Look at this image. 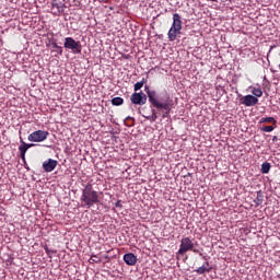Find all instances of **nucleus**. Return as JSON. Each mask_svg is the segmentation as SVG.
I'll list each match as a JSON object with an SVG mask.
<instances>
[{
  "mask_svg": "<svg viewBox=\"0 0 280 280\" xmlns=\"http://www.w3.org/2000/svg\"><path fill=\"white\" fill-rule=\"evenodd\" d=\"M115 207H117V208H121V201H120V200H118V201L115 203Z\"/></svg>",
  "mask_w": 280,
  "mask_h": 280,
  "instance_id": "obj_28",
  "label": "nucleus"
},
{
  "mask_svg": "<svg viewBox=\"0 0 280 280\" xmlns=\"http://www.w3.org/2000/svg\"><path fill=\"white\" fill-rule=\"evenodd\" d=\"M125 126H127L128 128H132V126H135V118L128 116L125 119Z\"/></svg>",
  "mask_w": 280,
  "mask_h": 280,
  "instance_id": "obj_21",
  "label": "nucleus"
},
{
  "mask_svg": "<svg viewBox=\"0 0 280 280\" xmlns=\"http://www.w3.org/2000/svg\"><path fill=\"white\" fill-rule=\"evenodd\" d=\"M241 104L247 107L256 106V104H259V98H257V96L248 94L241 98Z\"/></svg>",
  "mask_w": 280,
  "mask_h": 280,
  "instance_id": "obj_7",
  "label": "nucleus"
},
{
  "mask_svg": "<svg viewBox=\"0 0 280 280\" xmlns=\"http://www.w3.org/2000/svg\"><path fill=\"white\" fill-rule=\"evenodd\" d=\"M207 1H212V2H217L218 0H207Z\"/></svg>",
  "mask_w": 280,
  "mask_h": 280,
  "instance_id": "obj_30",
  "label": "nucleus"
},
{
  "mask_svg": "<svg viewBox=\"0 0 280 280\" xmlns=\"http://www.w3.org/2000/svg\"><path fill=\"white\" fill-rule=\"evenodd\" d=\"M270 163L265 162L261 164V174H268L270 172Z\"/></svg>",
  "mask_w": 280,
  "mask_h": 280,
  "instance_id": "obj_19",
  "label": "nucleus"
},
{
  "mask_svg": "<svg viewBox=\"0 0 280 280\" xmlns=\"http://www.w3.org/2000/svg\"><path fill=\"white\" fill-rule=\"evenodd\" d=\"M100 261H102V259L98 258L97 255H92L90 258V264H100Z\"/></svg>",
  "mask_w": 280,
  "mask_h": 280,
  "instance_id": "obj_23",
  "label": "nucleus"
},
{
  "mask_svg": "<svg viewBox=\"0 0 280 280\" xmlns=\"http://www.w3.org/2000/svg\"><path fill=\"white\" fill-rule=\"evenodd\" d=\"M49 137V131L37 130L28 135L27 140L33 143H43Z\"/></svg>",
  "mask_w": 280,
  "mask_h": 280,
  "instance_id": "obj_5",
  "label": "nucleus"
},
{
  "mask_svg": "<svg viewBox=\"0 0 280 280\" xmlns=\"http://www.w3.org/2000/svg\"><path fill=\"white\" fill-rule=\"evenodd\" d=\"M131 103H133L136 106H143L148 103V96L143 92H135L131 97Z\"/></svg>",
  "mask_w": 280,
  "mask_h": 280,
  "instance_id": "obj_6",
  "label": "nucleus"
},
{
  "mask_svg": "<svg viewBox=\"0 0 280 280\" xmlns=\"http://www.w3.org/2000/svg\"><path fill=\"white\" fill-rule=\"evenodd\" d=\"M57 166H58V161L51 160V159L43 163V170L45 172H54Z\"/></svg>",
  "mask_w": 280,
  "mask_h": 280,
  "instance_id": "obj_9",
  "label": "nucleus"
},
{
  "mask_svg": "<svg viewBox=\"0 0 280 280\" xmlns=\"http://www.w3.org/2000/svg\"><path fill=\"white\" fill-rule=\"evenodd\" d=\"M212 268L209 267V261H206L201 267L195 269L197 275H205V272H211Z\"/></svg>",
  "mask_w": 280,
  "mask_h": 280,
  "instance_id": "obj_13",
  "label": "nucleus"
},
{
  "mask_svg": "<svg viewBox=\"0 0 280 280\" xmlns=\"http://www.w3.org/2000/svg\"><path fill=\"white\" fill-rule=\"evenodd\" d=\"M260 130L262 132H272V130H275V127L273 126H265V127H261Z\"/></svg>",
  "mask_w": 280,
  "mask_h": 280,
  "instance_id": "obj_24",
  "label": "nucleus"
},
{
  "mask_svg": "<svg viewBox=\"0 0 280 280\" xmlns=\"http://www.w3.org/2000/svg\"><path fill=\"white\" fill-rule=\"evenodd\" d=\"M256 207H259V205H261V202H264V195L261 194V191L257 192V197L254 200Z\"/></svg>",
  "mask_w": 280,
  "mask_h": 280,
  "instance_id": "obj_17",
  "label": "nucleus"
},
{
  "mask_svg": "<svg viewBox=\"0 0 280 280\" xmlns=\"http://www.w3.org/2000/svg\"><path fill=\"white\" fill-rule=\"evenodd\" d=\"M178 34H180V30L174 28L173 26H171V28H170V31H168V34H167L168 40H170L171 43H174V40H176Z\"/></svg>",
  "mask_w": 280,
  "mask_h": 280,
  "instance_id": "obj_12",
  "label": "nucleus"
},
{
  "mask_svg": "<svg viewBox=\"0 0 280 280\" xmlns=\"http://www.w3.org/2000/svg\"><path fill=\"white\" fill-rule=\"evenodd\" d=\"M196 246H198L197 241L194 243V241L188 236L183 237L177 254L185 255V253H189V250H191L192 253H196L197 255H200V257H202V252L196 248Z\"/></svg>",
  "mask_w": 280,
  "mask_h": 280,
  "instance_id": "obj_3",
  "label": "nucleus"
},
{
  "mask_svg": "<svg viewBox=\"0 0 280 280\" xmlns=\"http://www.w3.org/2000/svg\"><path fill=\"white\" fill-rule=\"evenodd\" d=\"M152 115L148 116L147 119H149L150 121H155L156 119H159V114H156V109H151Z\"/></svg>",
  "mask_w": 280,
  "mask_h": 280,
  "instance_id": "obj_22",
  "label": "nucleus"
},
{
  "mask_svg": "<svg viewBox=\"0 0 280 280\" xmlns=\"http://www.w3.org/2000/svg\"><path fill=\"white\" fill-rule=\"evenodd\" d=\"M145 93L149 97L150 104L160 110L162 119H167V117H170V113H172L174 101H172L170 96H166L165 100H159V93L154 90H150L148 86H145Z\"/></svg>",
  "mask_w": 280,
  "mask_h": 280,
  "instance_id": "obj_1",
  "label": "nucleus"
},
{
  "mask_svg": "<svg viewBox=\"0 0 280 280\" xmlns=\"http://www.w3.org/2000/svg\"><path fill=\"white\" fill-rule=\"evenodd\" d=\"M94 205H100V194L93 190V185L88 184L82 190L81 206L91 209Z\"/></svg>",
  "mask_w": 280,
  "mask_h": 280,
  "instance_id": "obj_2",
  "label": "nucleus"
},
{
  "mask_svg": "<svg viewBox=\"0 0 280 280\" xmlns=\"http://www.w3.org/2000/svg\"><path fill=\"white\" fill-rule=\"evenodd\" d=\"M113 106H121L124 104V98L117 96L112 100Z\"/></svg>",
  "mask_w": 280,
  "mask_h": 280,
  "instance_id": "obj_20",
  "label": "nucleus"
},
{
  "mask_svg": "<svg viewBox=\"0 0 280 280\" xmlns=\"http://www.w3.org/2000/svg\"><path fill=\"white\" fill-rule=\"evenodd\" d=\"M124 261H125V264H127V266H136L137 256L132 253L125 254Z\"/></svg>",
  "mask_w": 280,
  "mask_h": 280,
  "instance_id": "obj_10",
  "label": "nucleus"
},
{
  "mask_svg": "<svg viewBox=\"0 0 280 280\" xmlns=\"http://www.w3.org/2000/svg\"><path fill=\"white\" fill-rule=\"evenodd\" d=\"M57 54H59V56H62V46L58 47Z\"/></svg>",
  "mask_w": 280,
  "mask_h": 280,
  "instance_id": "obj_27",
  "label": "nucleus"
},
{
  "mask_svg": "<svg viewBox=\"0 0 280 280\" xmlns=\"http://www.w3.org/2000/svg\"><path fill=\"white\" fill-rule=\"evenodd\" d=\"M145 82H148V80L142 79L140 82H137L133 85V91H141V89H143V84H145Z\"/></svg>",
  "mask_w": 280,
  "mask_h": 280,
  "instance_id": "obj_16",
  "label": "nucleus"
},
{
  "mask_svg": "<svg viewBox=\"0 0 280 280\" xmlns=\"http://www.w3.org/2000/svg\"><path fill=\"white\" fill-rule=\"evenodd\" d=\"M259 124H277L275 117H264L259 120Z\"/></svg>",
  "mask_w": 280,
  "mask_h": 280,
  "instance_id": "obj_14",
  "label": "nucleus"
},
{
  "mask_svg": "<svg viewBox=\"0 0 280 280\" xmlns=\"http://www.w3.org/2000/svg\"><path fill=\"white\" fill-rule=\"evenodd\" d=\"M63 47L72 51V54H82V43L77 42L73 37H66Z\"/></svg>",
  "mask_w": 280,
  "mask_h": 280,
  "instance_id": "obj_4",
  "label": "nucleus"
},
{
  "mask_svg": "<svg viewBox=\"0 0 280 280\" xmlns=\"http://www.w3.org/2000/svg\"><path fill=\"white\" fill-rule=\"evenodd\" d=\"M278 68L280 69V63H279Z\"/></svg>",
  "mask_w": 280,
  "mask_h": 280,
  "instance_id": "obj_31",
  "label": "nucleus"
},
{
  "mask_svg": "<svg viewBox=\"0 0 280 280\" xmlns=\"http://www.w3.org/2000/svg\"><path fill=\"white\" fill-rule=\"evenodd\" d=\"M51 45H52L54 49H58V47H61L56 42H51Z\"/></svg>",
  "mask_w": 280,
  "mask_h": 280,
  "instance_id": "obj_26",
  "label": "nucleus"
},
{
  "mask_svg": "<svg viewBox=\"0 0 280 280\" xmlns=\"http://www.w3.org/2000/svg\"><path fill=\"white\" fill-rule=\"evenodd\" d=\"M272 141L276 142V141H279V138L277 136H273L272 137Z\"/></svg>",
  "mask_w": 280,
  "mask_h": 280,
  "instance_id": "obj_29",
  "label": "nucleus"
},
{
  "mask_svg": "<svg viewBox=\"0 0 280 280\" xmlns=\"http://www.w3.org/2000/svg\"><path fill=\"white\" fill-rule=\"evenodd\" d=\"M20 143H21V145L19 147L20 156H21L22 161H24V163H25V154L27 153V149L34 148V145H36V144L26 143L25 141H23L22 137H20Z\"/></svg>",
  "mask_w": 280,
  "mask_h": 280,
  "instance_id": "obj_8",
  "label": "nucleus"
},
{
  "mask_svg": "<svg viewBox=\"0 0 280 280\" xmlns=\"http://www.w3.org/2000/svg\"><path fill=\"white\" fill-rule=\"evenodd\" d=\"M44 249H45V253H46L47 255H55V253H56V250L49 249L48 246H45Z\"/></svg>",
  "mask_w": 280,
  "mask_h": 280,
  "instance_id": "obj_25",
  "label": "nucleus"
},
{
  "mask_svg": "<svg viewBox=\"0 0 280 280\" xmlns=\"http://www.w3.org/2000/svg\"><path fill=\"white\" fill-rule=\"evenodd\" d=\"M171 27H174L175 30L179 31L183 30V20H180V14H173V24Z\"/></svg>",
  "mask_w": 280,
  "mask_h": 280,
  "instance_id": "obj_11",
  "label": "nucleus"
},
{
  "mask_svg": "<svg viewBox=\"0 0 280 280\" xmlns=\"http://www.w3.org/2000/svg\"><path fill=\"white\" fill-rule=\"evenodd\" d=\"M52 8H56L57 12H65V3L52 2Z\"/></svg>",
  "mask_w": 280,
  "mask_h": 280,
  "instance_id": "obj_15",
  "label": "nucleus"
},
{
  "mask_svg": "<svg viewBox=\"0 0 280 280\" xmlns=\"http://www.w3.org/2000/svg\"><path fill=\"white\" fill-rule=\"evenodd\" d=\"M252 94L254 95V97H261V95H264V92L260 88H253Z\"/></svg>",
  "mask_w": 280,
  "mask_h": 280,
  "instance_id": "obj_18",
  "label": "nucleus"
}]
</instances>
